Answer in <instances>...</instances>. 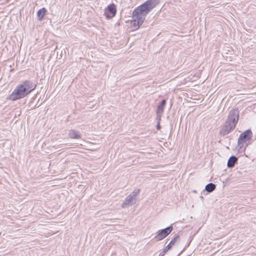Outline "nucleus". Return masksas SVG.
Wrapping results in <instances>:
<instances>
[{
	"label": "nucleus",
	"instance_id": "nucleus-7",
	"mask_svg": "<svg viewBox=\"0 0 256 256\" xmlns=\"http://www.w3.org/2000/svg\"><path fill=\"white\" fill-rule=\"evenodd\" d=\"M116 13V8L114 4L108 5L104 12V15L107 18L114 16Z\"/></svg>",
	"mask_w": 256,
	"mask_h": 256
},
{
	"label": "nucleus",
	"instance_id": "nucleus-12",
	"mask_svg": "<svg viewBox=\"0 0 256 256\" xmlns=\"http://www.w3.org/2000/svg\"><path fill=\"white\" fill-rule=\"evenodd\" d=\"M46 12L45 8H42L37 12V16L39 20H42Z\"/></svg>",
	"mask_w": 256,
	"mask_h": 256
},
{
	"label": "nucleus",
	"instance_id": "nucleus-8",
	"mask_svg": "<svg viewBox=\"0 0 256 256\" xmlns=\"http://www.w3.org/2000/svg\"><path fill=\"white\" fill-rule=\"evenodd\" d=\"M166 104V100H163L162 102L158 105L156 111V114L158 116L160 117L162 116Z\"/></svg>",
	"mask_w": 256,
	"mask_h": 256
},
{
	"label": "nucleus",
	"instance_id": "nucleus-6",
	"mask_svg": "<svg viewBox=\"0 0 256 256\" xmlns=\"http://www.w3.org/2000/svg\"><path fill=\"white\" fill-rule=\"evenodd\" d=\"M172 230L173 227L170 226L164 229L159 230L157 232V235L155 236V239L157 240H162L169 234Z\"/></svg>",
	"mask_w": 256,
	"mask_h": 256
},
{
	"label": "nucleus",
	"instance_id": "nucleus-3",
	"mask_svg": "<svg viewBox=\"0 0 256 256\" xmlns=\"http://www.w3.org/2000/svg\"><path fill=\"white\" fill-rule=\"evenodd\" d=\"M239 119V111L237 109L232 110L228 114L227 120L225 122L220 133L226 136L234 130Z\"/></svg>",
	"mask_w": 256,
	"mask_h": 256
},
{
	"label": "nucleus",
	"instance_id": "nucleus-5",
	"mask_svg": "<svg viewBox=\"0 0 256 256\" xmlns=\"http://www.w3.org/2000/svg\"><path fill=\"white\" fill-rule=\"evenodd\" d=\"M252 136V132L250 130H246L242 132L238 140V146L242 148L244 142L250 140Z\"/></svg>",
	"mask_w": 256,
	"mask_h": 256
},
{
	"label": "nucleus",
	"instance_id": "nucleus-1",
	"mask_svg": "<svg viewBox=\"0 0 256 256\" xmlns=\"http://www.w3.org/2000/svg\"><path fill=\"white\" fill-rule=\"evenodd\" d=\"M158 3V0H148L134 9L131 21V26L133 30H136L140 28L145 20L146 15Z\"/></svg>",
	"mask_w": 256,
	"mask_h": 256
},
{
	"label": "nucleus",
	"instance_id": "nucleus-14",
	"mask_svg": "<svg viewBox=\"0 0 256 256\" xmlns=\"http://www.w3.org/2000/svg\"><path fill=\"white\" fill-rule=\"evenodd\" d=\"M160 126H159V125H158V126H157V128H160Z\"/></svg>",
	"mask_w": 256,
	"mask_h": 256
},
{
	"label": "nucleus",
	"instance_id": "nucleus-9",
	"mask_svg": "<svg viewBox=\"0 0 256 256\" xmlns=\"http://www.w3.org/2000/svg\"><path fill=\"white\" fill-rule=\"evenodd\" d=\"M68 136L72 138L79 139L81 138L80 132L78 131L73 130H69Z\"/></svg>",
	"mask_w": 256,
	"mask_h": 256
},
{
	"label": "nucleus",
	"instance_id": "nucleus-4",
	"mask_svg": "<svg viewBox=\"0 0 256 256\" xmlns=\"http://www.w3.org/2000/svg\"><path fill=\"white\" fill-rule=\"evenodd\" d=\"M139 190H134L129 196H128L122 204L123 208L128 206H132L136 202V196L139 194Z\"/></svg>",
	"mask_w": 256,
	"mask_h": 256
},
{
	"label": "nucleus",
	"instance_id": "nucleus-13",
	"mask_svg": "<svg viewBox=\"0 0 256 256\" xmlns=\"http://www.w3.org/2000/svg\"><path fill=\"white\" fill-rule=\"evenodd\" d=\"M216 188V185L212 183H210L206 185L205 190L208 192H211Z\"/></svg>",
	"mask_w": 256,
	"mask_h": 256
},
{
	"label": "nucleus",
	"instance_id": "nucleus-10",
	"mask_svg": "<svg viewBox=\"0 0 256 256\" xmlns=\"http://www.w3.org/2000/svg\"><path fill=\"white\" fill-rule=\"evenodd\" d=\"M237 160L238 158L235 156H230L228 162V167L229 168L234 167Z\"/></svg>",
	"mask_w": 256,
	"mask_h": 256
},
{
	"label": "nucleus",
	"instance_id": "nucleus-2",
	"mask_svg": "<svg viewBox=\"0 0 256 256\" xmlns=\"http://www.w3.org/2000/svg\"><path fill=\"white\" fill-rule=\"evenodd\" d=\"M36 87V84L30 80H26L18 84L10 96V99L16 100L27 96Z\"/></svg>",
	"mask_w": 256,
	"mask_h": 256
},
{
	"label": "nucleus",
	"instance_id": "nucleus-11",
	"mask_svg": "<svg viewBox=\"0 0 256 256\" xmlns=\"http://www.w3.org/2000/svg\"><path fill=\"white\" fill-rule=\"evenodd\" d=\"M178 238V236H176L170 242L169 244L164 248V252L168 251L172 247V246L174 244Z\"/></svg>",
	"mask_w": 256,
	"mask_h": 256
}]
</instances>
